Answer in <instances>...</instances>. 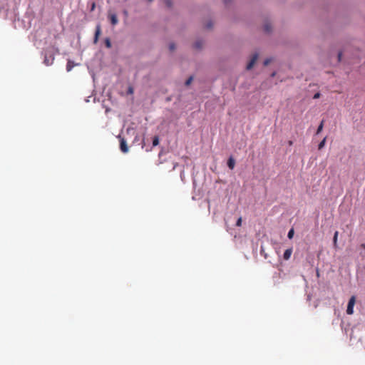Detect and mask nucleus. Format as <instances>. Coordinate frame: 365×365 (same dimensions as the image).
<instances>
[{"label":"nucleus","instance_id":"obj_1","mask_svg":"<svg viewBox=\"0 0 365 365\" xmlns=\"http://www.w3.org/2000/svg\"><path fill=\"white\" fill-rule=\"evenodd\" d=\"M356 303V297L354 296H352L348 302L347 309H346V313L349 315L353 314L354 313V307Z\"/></svg>","mask_w":365,"mask_h":365},{"label":"nucleus","instance_id":"obj_2","mask_svg":"<svg viewBox=\"0 0 365 365\" xmlns=\"http://www.w3.org/2000/svg\"><path fill=\"white\" fill-rule=\"evenodd\" d=\"M120 150L124 153H125L128 151V147L126 141L124 138L120 139Z\"/></svg>","mask_w":365,"mask_h":365},{"label":"nucleus","instance_id":"obj_3","mask_svg":"<svg viewBox=\"0 0 365 365\" xmlns=\"http://www.w3.org/2000/svg\"><path fill=\"white\" fill-rule=\"evenodd\" d=\"M108 19H109V20L110 21V24L113 26H115L118 23V17H117V15L115 14H113V13L109 12L108 13Z\"/></svg>","mask_w":365,"mask_h":365},{"label":"nucleus","instance_id":"obj_4","mask_svg":"<svg viewBox=\"0 0 365 365\" xmlns=\"http://www.w3.org/2000/svg\"><path fill=\"white\" fill-rule=\"evenodd\" d=\"M257 58H258V54H257V53H255V54L252 56V58H251L250 61L249 62V63H248V64H247V70H250V69H251V68L253 67V66H254V65H255V63H256V61H257Z\"/></svg>","mask_w":365,"mask_h":365},{"label":"nucleus","instance_id":"obj_5","mask_svg":"<svg viewBox=\"0 0 365 365\" xmlns=\"http://www.w3.org/2000/svg\"><path fill=\"white\" fill-rule=\"evenodd\" d=\"M101 26L97 25L96 32H95L94 39H93L94 43H96L98 42L99 36L101 35Z\"/></svg>","mask_w":365,"mask_h":365},{"label":"nucleus","instance_id":"obj_6","mask_svg":"<svg viewBox=\"0 0 365 365\" xmlns=\"http://www.w3.org/2000/svg\"><path fill=\"white\" fill-rule=\"evenodd\" d=\"M292 248L286 250L284 251V252L283 258L285 260H288L290 258V257L292 255Z\"/></svg>","mask_w":365,"mask_h":365},{"label":"nucleus","instance_id":"obj_7","mask_svg":"<svg viewBox=\"0 0 365 365\" xmlns=\"http://www.w3.org/2000/svg\"><path fill=\"white\" fill-rule=\"evenodd\" d=\"M235 165V160H234V158L232 157H230L227 160V166L229 167L230 169L232 170V169H234Z\"/></svg>","mask_w":365,"mask_h":365},{"label":"nucleus","instance_id":"obj_8","mask_svg":"<svg viewBox=\"0 0 365 365\" xmlns=\"http://www.w3.org/2000/svg\"><path fill=\"white\" fill-rule=\"evenodd\" d=\"M338 235H339V232L336 231L334 235V237H333V244H334V247L335 248H336V247H337Z\"/></svg>","mask_w":365,"mask_h":365},{"label":"nucleus","instance_id":"obj_9","mask_svg":"<svg viewBox=\"0 0 365 365\" xmlns=\"http://www.w3.org/2000/svg\"><path fill=\"white\" fill-rule=\"evenodd\" d=\"M74 63L71 61H68L66 65V70L67 71H71V69L73 68Z\"/></svg>","mask_w":365,"mask_h":365},{"label":"nucleus","instance_id":"obj_10","mask_svg":"<svg viewBox=\"0 0 365 365\" xmlns=\"http://www.w3.org/2000/svg\"><path fill=\"white\" fill-rule=\"evenodd\" d=\"M54 60V58L53 57H51V59H48L46 56H45V58H44V63L46 65V66H49V65H51L53 61Z\"/></svg>","mask_w":365,"mask_h":365},{"label":"nucleus","instance_id":"obj_11","mask_svg":"<svg viewBox=\"0 0 365 365\" xmlns=\"http://www.w3.org/2000/svg\"><path fill=\"white\" fill-rule=\"evenodd\" d=\"M159 144V138L158 136L155 135L153 139V145L157 146Z\"/></svg>","mask_w":365,"mask_h":365},{"label":"nucleus","instance_id":"obj_12","mask_svg":"<svg viewBox=\"0 0 365 365\" xmlns=\"http://www.w3.org/2000/svg\"><path fill=\"white\" fill-rule=\"evenodd\" d=\"M202 43L200 41H197L195 43L194 47L197 49H199L202 47Z\"/></svg>","mask_w":365,"mask_h":365},{"label":"nucleus","instance_id":"obj_13","mask_svg":"<svg viewBox=\"0 0 365 365\" xmlns=\"http://www.w3.org/2000/svg\"><path fill=\"white\" fill-rule=\"evenodd\" d=\"M326 142V138H324L319 144L318 148L319 150L324 148Z\"/></svg>","mask_w":365,"mask_h":365},{"label":"nucleus","instance_id":"obj_14","mask_svg":"<svg viewBox=\"0 0 365 365\" xmlns=\"http://www.w3.org/2000/svg\"><path fill=\"white\" fill-rule=\"evenodd\" d=\"M294 229L292 228L289 232H288V234H287V237L289 239H292L294 236Z\"/></svg>","mask_w":365,"mask_h":365},{"label":"nucleus","instance_id":"obj_15","mask_svg":"<svg viewBox=\"0 0 365 365\" xmlns=\"http://www.w3.org/2000/svg\"><path fill=\"white\" fill-rule=\"evenodd\" d=\"M323 125H324V121L322 120L321 122V123L319 124V125L318 126V128H317V134H319L322 130Z\"/></svg>","mask_w":365,"mask_h":365},{"label":"nucleus","instance_id":"obj_16","mask_svg":"<svg viewBox=\"0 0 365 365\" xmlns=\"http://www.w3.org/2000/svg\"><path fill=\"white\" fill-rule=\"evenodd\" d=\"M105 44H106V46L107 48H110L111 47V42H110V40L108 38H106L105 39Z\"/></svg>","mask_w":365,"mask_h":365},{"label":"nucleus","instance_id":"obj_17","mask_svg":"<svg viewBox=\"0 0 365 365\" xmlns=\"http://www.w3.org/2000/svg\"><path fill=\"white\" fill-rule=\"evenodd\" d=\"M192 80H193L192 76H190V78H188L185 81V86H189L192 83Z\"/></svg>","mask_w":365,"mask_h":365},{"label":"nucleus","instance_id":"obj_18","mask_svg":"<svg viewBox=\"0 0 365 365\" xmlns=\"http://www.w3.org/2000/svg\"><path fill=\"white\" fill-rule=\"evenodd\" d=\"M168 7H170L172 5L171 0H163Z\"/></svg>","mask_w":365,"mask_h":365},{"label":"nucleus","instance_id":"obj_19","mask_svg":"<svg viewBox=\"0 0 365 365\" xmlns=\"http://www.w3.org/2000/svg\"><path fill=\"white\" fill-rule=\"evenodd\" d=\"M169 48L171 51H174L175 49V46L173 43H170Z\"/></svg>","mask_w":365,"mask_h":365},{"label":"nucleus","instance_id":"obj_20","mask_svg":"<svg viewBox=\"0 0 365 365\" xmlns=\"http://www.w3.org/2000/svg\"><path fill=\"white\" fill-rule=\"evenodd\" d=\"M236 225L237 227H240L242 225V218L241 217L238 218V220H237Z\"/></svg>","mask_w":365,"mask_h":365},{"label":"nucleus","instance_id":"obj_21","mask_svg":"<svg viewBox=\"0 0 365 365\" xmlns=\"http://www.w3.org/2000/svg\"><path fill=\"white\" fill-rule=\"evenodd\" d=\"M270 62H271V59H270V58H267V59L264 61V66H267Z\"/></svg>","mask_w":365,"mask_h":365},{"label":"nucleus","instance_id":"obj_22","mask_svg":"<svg viewBox=\"0 0 365 365\" xmlns=\"http://www.w3.org/2000/svg\"><path fill=\"white\" fill-rule=\"evenodd\" d=\"M320 96H321L320 93H316L314 95L313 98H314V99H317V98H319L320 97Z\"/></svg>","mask_w":365,"mask_h":365},{"label":"nucleus","instance_id":"obj_23","mask_svg":"<svg viewBox=\"0 0 365 365\" xmlns=\"http://www.w3.org/2000/svg\"><path fill=\"white\" fill-rule=\"evenodd\" d=\"M128 94H133V88L132 87H129L128 89Z\"/></svg>","mask_w":365,"mask_h":365},{"label":"nucleus","instance_id":"obj_24","mask_svg":"<svg viewBox=\"0 0 365 365\" xmlns=\"http://www.w3.org/2000/svg\"><path fill=\"white\" fill-rule=\"evenodd\" d=\"M341 56H342V53H341V52H339V54H338V60H339V61H341Z\"/></svg>","mask_w":365,"mask_h":365},{"label":"nucleus","instance_id":"obj_25","mask_svg":"<svg viewBox=\"0 0 365 365\" xmlns=\"http://www.w3.org/2000/svg\"><path fill=\"white\" fill-rule=\"evenodd\" d=\"M123 14L125 15V17H127V16H128V11L124 10V11H123Z\"/></svg>","mask_w":365,"mask_h":365},{"label":"nucleus","instance_id":"obj_26","mask_svg":"<svg viewBox=\"0 0 365 365\" xmlns=\"http://www.w3.org/2000/svg\"><path fill=\"white\" fill-rule=\"evenodd\" d=\"M212 26V24L210 22L208 23L207 25V29H210Z\"/></svg>","mask_w":365,"mask_h":365},{"label":"nucleus","instance_id":"obj_27","mask_svg":"<svg viewBox=\"0 0 365 365\" xmlns=\"http://www.w3.org/2000/svg\"><path fill=\"white\" fill-rule=\"evenodd\" d=\"M264 29H265V31H267V32H269V27L267 25H266V26H265Z\"/></svg>","mask_w":365,"mask_h":365},{"label":"nucleus","instance_id":"obj_28","mask_svg":"<svg viewBox=\"0 0 365 365\" xmlns=\"http://www.w3.org/2000/svg\"><path fill=\"white\" fill-rule=\"evenodd\" d=\"M95 7H96V4H95V3H93L92 6H91V11H93Z\"/></svg>","mask_w":365,"mask_h":365},{"label":"nucleus","instance_id":"obj_29","mask_svg":"<svg viewBox=\"0 0 365 365\" xmlns=\"http://www.w3.org/2000/svg\"><path fill=\"white\" fill-rule=\"evenodd\" d=\"M288 144H289V145H290V146H291V145H292L293 142H292V140H289V141L288 142Z\"/></svg>","mask_w":365,"mask_h":365},{"label":"nucleus","instance_id":"obj_30","mask_svg":"<svg viewBox=\"0 0 365 365\" xmlns=\"http://www.w3.org/2000/svg\"><path fill=\"white\" fill-rule=\"evenodd\" d=\"M361 246V247H363L364 249H365V244H362Z\"/></svg>","mask_w":365,"mask_h":365},{"label":"nucleus","instance_id":"obj_31","mask_svg":"<svg viewBox=\"0 0 365 365\" xmlns=\"http://www.w3.org/2000/svg\"><path fill=\"white\" fill-rule=\"evenodd\" d=\"M149 1H152L153 0H148Z\"/></svg>","mask_w":365,"mask_h":365}]
</instances>
